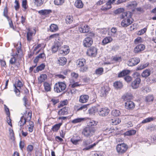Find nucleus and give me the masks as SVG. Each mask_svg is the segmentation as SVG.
Returning a JSON list of instances; mask_svg holds the SVG:
<instances>
[{
	"instance_id": "obj_64",
	"label": "nucleus",
	"mask_w": 156,
	"mask_h": 156,
	"mask_svg": "<svg viewBox=\"0 0 156 156\" xmlns=\"http://www.w3.org/2000/svg\"><path fill=\"white\" fill-rule=\"evenodd\" d=\"M6 121L8 125L12 127L11 120L10 118V115L7 116Z\"/></svg>"
},
{
	"instance_id": "obj_7",
	"label": "nucleus",
	"mask_w": 156,
	"mask_h": 156,
	"mask_svg": "<svg viewBox=\"0 0 156 156\" xmlns=\"http://www.w3.org/2000/svg\"><path fill=\"white\" fill-rule=\"evenodd\" d=\"M128 148L127 145L124 143L118 144L116 147V150L119 154H122L126 152Z\"/></svg>"
},
{
	"instance_id": "obj_16",
	"label": "nucleus",
	"mask_w": 156,
	"mask_h": 156,
	"mask_svg": "<svg viewBox=\"0 0 156 156\" xmlns=\"http://www.w3.org/2000/svg\"><path fill=\"white\" fill-rule=\"evenodd\" d=\"M99 109V105L92 107L88 109V113L90 115H94L96 113L98 112Z\"/></svg>"
},
{
	"instance_id": "obj_29",
	"label": "nucleus",
	"mask_w": 156,
	"mask_h": 156,
	"mask_svg": "<svg viewBox=\"0 0 156 156\" xmlns=\"http://www.w3.org/2000/svg\"><path fill=\"white\" fill-rule=\"evenodd\" d=\"M26 118H24V116H23L21 118L20 120L18 123V125L20 126V129L21 130L23 129V126L26 122H27L25 119Z\"/></svg>"
},
{
	"instance_id": "obj_43",
	"label": "nucleus",
	"mask_w": 156,
	"mask_h": 156,
	"mask_svg": "<svg viewBox=\"0 0 156 156\" xmlns=\"http://www.w3.org/2000/svg\"><path fill=\"white\" fill-rule=\"evenodd\" d=\"M44 0H34V3L37 6H41L44 3Z\"/></svg>"
},
{
	"instance_id": "obj_9",
	"label": "nucleus",
	"mask_w": 156,
	"mask_h": 156,
	"mask_svg": "<svg viewBox=\"0 0 156 156\" xmlns=\"http://www.w3.org/2000/svg\"><path fill=\"white\" fill-rule=\"evenodd\" d=\"M110 110L107 107H103L100 108L98 111V113L100 116L104 117L108 115Z\"/></svg>"
},
{
	"instance_id": "obj_56",
	"label": "nucleus",
	"mask_w": 156,
	"mask_h": 156,
	"mask_svg": "<svg viewBox=\"0 0 156 156\" xmlns=\"http://www.w3.org/2000/svg\"><path fill=\"white\" fill-rule=\"evenodd\" d=\"M65 0H55L54 2L55 4L57 5H62L64 2Z\"/></svg>"
},
{
	"instance_id": "obj_31",
	"label": "nucleus",
	"mask_w": 156,
	"mask_h": 156,
	"mask_svg": "<svg viewBox=\"0 0 156 156\" xmlns=\"http://www.w3.org/2000/svg\"><path fill=\"white\" fill-rule=\"evenodd\" d=\"M23 116H24V118H26L25 119L27 122L30 121L31 118L32 112L31 111L28 112L26 111V113L25 114L24 113Z\"/></svg>"
},
{
	"instance_id": "obj_26",
	"label": "nucleus",
	"mask_w": 156,
	"mask_h": 156,
	"mask_svg": "<svg viewBox=\"0 0 156 156\" xmlns=\"http://www.w3.org/2000/svg\"><path fill=\"white\" fill-rule=\"evenodd\" d=\"M89 96L87 95H82L80 96L79 101L81 103H85L87 101Z\"/></svg>"
},
{
	"instance_id": "obj_59",
	"label": "nucleus",
	"mask_w": 156,
	"mask_h": 156,
	"mask_svg": "<svg viewBox=\"0 0 156 156\" xmlns=\"http://www.w3.org/2000/svg\"><path fill=\"white\" fill-rule=\"evenodd\" d=\"M87 109V105H83L78 108L77 111H79L83 110V111L86 110Z\"/></svg>"
},
{
	"instance_id": "obj_40",
	"label": "nucleus",
	"mask_w": 156,
	"mask_h": 156,
	"mask_svg": "<svg viewBox=\"0 0 156 156\" xmlns=\"http://www.w3.org/2000/svg\"><path fill=\"white\" fill-rule=\"evenodd\" d=\"M78 74L75 72H72L71 74V76L70 79V80H76L77 78L78 77Z\"/></svg>"
},
{
	"instance_id": "obj_47",
	"label": "nucleus",
	"mask_w": 156,
	"mask_h": 156,
	"mask_svg": "<svg viewBox=\"0 0 156 156\" xmlns=\"http://www.w3.org/2000/svg\"><path fill=\"white\" fill-rule=\"evenodd\" d=\"M47 76L46 74H41L38 78V81L41 83L44 81L46 79Z\"/></svg>"
},
{
	"instance_id": "obj_48",
	"label": "nucleus",
	"mask_w": 156,
	"mask_h": 156,
	"mask_svg": "<svg viewBox=\"0 0 156 156\" xmlns=\"http://www.w3.org/2000/svg\"><path fill=\"white\" fill-rule=\"evenodd\" d=\"M149 65L148 63L142 64L136 68V70H141L147 67Z\"/></svg>"
},
{
	"instance_id": "obj_20",
	"label": "nucleus",
	"mask_w": 156,
	"mask_h": 156,
	"mask_svg": "<svg viewBox=\"0 0 156 156\" xmlns=\"http://www.w3.org/2000/svg\"><path fill=\"white\" fill-rule=\"evenodd\" d=\"M109 90V87L107 86H106L102 87L101 90V95L104 96L106 95Z\"/></svg>"
},
{
	"instance_id": "obj_23",
	"label": "nucleus",
	"mask_w": 156,
	"mask_h": 156,
	"mask_svg": "<svg viewBox=\"0 0 156 156\" xmlns=\"http://www.w3.org/2000/svg\"><path fill=\"white\" fill-rule=\"evenodd\" d=\"M141 81V80L139 78H137L132 83L131 86L133 89L137 88Z\"/></svg>"
},
{
	"instance_id": "obj_21",
	"label": "nucleus",
	"mask_w": 156,
	"mask_h": 156,
	"mask_svg": "<svg viewBox=\"0 0 156 156\" xmlns=\"http://www.w3.org/2000/svg\"><path fill=\"white\" fill-rule=\"evenodd\" d=\"M144 45L140 44L136 46L134 49L133 51L135 53H137L144 50L145 48Z\"/></svg>"
},
{
	"instance_id": "obj_24",
	"label": "nucleus",
	"mask_w": 156,
	"mask_h": 156,
	"mask_svg": "<svg viewBox=\"0 0 156 156\" xmlns=\"http://www.w3.org/2000/svg\"><path fill=\"white\" fill-rule=\"evenodd\" d=\"M122 99L124 101H129L133 98V96L130 93H126L124 94L121 97Z\"/></svg>"
},
{
	"instance_id": "obj_30",
	"label": "nucleus",
	"mask_w": 156,
	"mask_h": 156,
	"mask_svg": "<svg viewBox=\"0 0 156 156\" xmlns=\"http://www.w3.org/2000/svg\"><path fill=\"white\" fill-rule=\"evenodd\" d=\"M113 41V39L110 36L106 37L104 38L102 41V44L105 45L108 43L111 42Z\"/></svg>"
},
{
	"instance_id": "obj_12",
	"label": "nucleus",
	"mask_w": 156,
	"mask_h": 156,
	"mask_svg": "<svg viewBox=\"0 0 156 156\" xmlns=\"http://www.w3.org/2000/svg\"><path fill=\"white\" fill-rule=\"evenodd\" d=\"M140 59L138 58H134L130 59L127 62L129 66H133L137 64L140 62Z\"/></svg>"
},
{
	"instance_id": "obj_38",
	"label": "nucleus",
	"mask_w": 156,
	"mask_h": 156,
	"mask_svg": "<svg viewBox=\"0 0 156 156\" xmlns=\"http://www.w3.org/2000/svg\"><path fill=\"white\" fill-rule=\"evenodd\" d=\"M87 125L88 126H89L88 127H91L93 126H95L98 123L97 122L93 120H91V119H90L89 120L87 121Z\"/></svg>"
},
{
	"instance_id": "obj_27",
	"label": "nucleus",
	"mask_w": 156,
	"mask_h": 156,
	"mask_svg": "<svg viewBox=\"0 0 156 156\" xmlns=\"http://www.w3.org/2000/svg\"><path fill=\"white\" fill-rule=\"evenodd\" d=\"M74 6L77 8L81 9L83 7V3L81 0H76L74 3Z\"/></svg>"
},
{
	"instance_id": "obj_15",
	"label": "nucleus",
	"mask_w": 156,
	"mask_h": 156,
	"mask_svg": "<svg viewBox=\"0 0 156 156\" xmlns=\"http://www.w3.org/2000/svg\"><path fill=\"white\" fill-rule=\"evenodd\" d=\"M93 43V40L92 38L88 37L83 40V45L85 47L90 46Z\"/></svg>"
},
{
	"instance_id": "obj_18",
	"label": "nucleus",
	"mask_w": 156,
	"mask_h": 156,
	"mask_svg": "<svg viewBox=\"0 0 156 156\" xmlns=\"http://www.w3.org/2000/svg\"><path fill=\"white\" fill-rule=\"evenodd\" d=\"M125 107L128 110L133 109L135 107V104L130 100L128 101L125 103Z\"/></svg>"
},
{
	"instance_id": "obj_57",
	"label": "nucleus",
	"mask_w": 156,
	"mask_h": 156,
	"mask_svg": "<svg viewBox=\"0 0 156 156\" xmlns=\"http://www.w3.org/2000/svg\"><path fill=\"white\" fill-rule=\"evenodd\" d=\"M45 58V55L44 53H42L39 54L34 59V61H37L39 58L44 59Z\"/></svg>"
},
{
	"instance_id": "obj_55",
	"label": "nucleus",
	"mask_w": 156,
	"mask_h": 156,
	"mask_svg": "<svg viewBox=\"0 0 156 156\" xmlns=\"http://www.w3.org/2000/svg\"><path fill=\"white\" fill-rule=\"evenodd\" d=\"M45 67V66L44 64H41L39 66L37 67V69L35 72H37L39 71H41ZM35 71V70L34 71Z\"/></svg>"
},
{
	"instance_id": "obj_60",
	"label": "nucleus",
	"mask_w": 156,
	"mask_h": 156,
	"mask_svg": "<svg viewBox=\"0 0 156 156\" xmlns=\"http://www.w3.org/2000/svg\"><path fill=\"white\" fill-rule=\"evenodd\" d=\"M88 67L87 66L82 67L80 68V72H84L87 71Z\"/></svg>"
},
{
	"instance_id": "obj_61",
	"label": "nucleus",
	"mask_w": 156,
	"mask_h": 156,
	"mask_svg": "<svg viewBox=\"0 0 156 156\" xmlns=\"http://www.w3.org/2000/svg\"><path fill=\"white\" fill-rule=\"evenodd\" d=\"M147 30V28H144V29L139 30L137 33V34L138 35H141L145 33Z\"/></svg>"
},
{
	"instance_id": "obj_58",
	"label": "nucleus",
	"mask_w": 156,
	"mask_h": 156,
	"mask_svg": "<svg viewBox=\"0 0 156 156\" xmlns=\"http://www.w3.org/2000/svg\"><path fill=\"white\" fill-rule=\"evenodd\" d=\"M116 0H109L106 3V5L108 6H111L112 4H115V2Z\"/></svg>"
},
{
	"instance_id": "obj_19",
	"label": "nucleus",
	"mask_w": 156,
	"mask_h": 156,
	"mask_svg": "<svg viewBox=\"0 0 156 156\" xmlns=\"http://www.w3.org/2000/svg\"><path fill=\"white\" fill-rule=\"evenodd\" d=\"M70 50L69 47L67 45H65L63 47H62V49L59 51L60 54L63 55L67 54L69 52Z\"/></svg>"
},
{
	"instance_id": "obj_11",
	"label": "nucleus",
	"mask_w": 156,
	"mask_h": 156,
	"mask_svg": "<svg viewBox=\"0 0 156 156\" xmlns=\"http://www.w3.org/2000/svg\"><path fill=\"white\" fill-rule=\"evenodd\" d=\"M98 50L96 48L92 47L87 50V54L88 55L92 57H95L97 54Z\"/></svg>"
},
{
	"instance_id": "obj_51",
	"label": "nucleus",
	"mask_w": 156,
	"mask_h": 156,
	"mask_svg": "<svg viewBox=\"0 0 156 156\" xmlns=\"http://www.w3.org/2000/svg\"><path fill=\"white\" fill-rule=\"evenodd\" d=\"M62 123H60L55 125L52 128L53 130L55 131H57L62 125Z\"/></svg>"
},
{
	"instance_id": "obj_6",
	"label": "nucleus",
	"mask_w": 156,
	"mask_h": 156,
	"mask_svg": "<svg viewBox=\"0 0 156 156\" xmlns=\"http://www.w3.org/2000/svg\"><path fill=\"white\" fill-rule=\"evenodd\" d=\"M66 88V85L64 83L58 82L56 83L54 86V89L55 92L58 93L62 92Z\"/></svg>"
},
{
	"instance_id": "obj_5",
	"label": "nucleus",
	"mask_w": 156,
	"mask_h": 156,
	"mask_svg": "<svg viewBox=\"0 0 156 156\" xmlns=\"http://www.w3.org/2000/svg\"><path fill=\"white\" fill-rule=\"evenodd\" d=\"M95 128L91 127H87L84 128L82 131V134L85 137H90L94 133Z\"/></svg>"
},
{
	"instance_id": "obj_25",
	"label": "nucleus",
	"mask_w": 156,
	"mask_h": 156,
	"mask_svg": "<svg viewBox=\"0 0 156 156\" xmlns=\"http://www.w3.org/2000/svg\"><path fill=\"white\" fill-rule=\"evenodd\" d=\"M76 65L78 67H81L83 66L86 63V60L83 58H80L76 61Z\"/></svg>"
},
{
	"instance_id": "obj_52",
	"label": "nucleus",
	"mask_w": 156,
	"mask_h": 156,
	"mask_svg": "<svg viewBox=\"0 0 156 156\" xmlns=\"http://www.w3.org/2000/svg\"><path fill=\"white\" fill-rule=\"evenodd\" d=\"M112 114L113 116H117L120 115L121 113L119 110L114 109L112 111Z\"/></svg>"
},
{
	"instance_id": "obj_14",
	"label": "nucleus",
	"mask_w": 156,
	"mask_h": 156,
	"mask_svg": "<svg viewBox=\"0 0 156 156\" xmlns=\"http://www.w3.org/2000/svg\"><path fill=\"white\" fill-rule=\"evenodd\" d=\"M82 140L79 136H74L70 139V141L74 145L79 144V143L82 141Z\"/></svg>"
},
{
	"instance_id": "obj_1",
	"label": "nucleus",
	"mask_w": 156,
	"mask_h": 156,
	"mask_svg": "<svg viewBox=\"0 0 156 156\" xmlns=\"http://www.w3.org/2000/svg\"><path fill=\"white\" fill-rule=\"evenodd\" d=\"M132 14L129 12L123 13L122 15V18H124L121 22V25L123 27H126L132 23L131 18Z\"/></svg>"
},
{
	"instance_id": "obj_53",
	"label": "nucleus",
	"mask_w": 156,
	"mask_h": 156,
	"mask_svg": "<svg viewBox=\"0 0 156 156\" xmlns=\"http://www.w3.org/2000/svg\"><path fill=\"white\" fill-rule=\"evenodd\" d=\"M66 21L67 23L70 24L73 21V18L70 16H67L66 18Z\"/></svg>"
},
{
	"instance_id": "obj_37",
	"label": "nucleus",
	"mask_w": 156,
	"mask_h": 156,
	"mask_svg": "<svg viewBox=\"0 0 156 156\" xmlns=\"http://www.w3.org/2000/svg\"><path fill=\"white\" fill-rule=\"evenodd\" d=\"M136 133V130L134 129L128 130L124 133L125 136H130L135 135Z\"/></svg>"
},
{
	"instance_id": "obj_49",
	"label": "nucleus",
	"mask_w": 156,
	"mask_h": 156,
	"mask_svg": "<svg viewBox=\"0 0 156 156\" xmlns=\"http://www.w3.org/2000/svg\"><path fill=\"white\" fill-rule=\"evenodd\" d=\"M104 69L102 68H99L96 70L95 73L98 75L100 76L102 74Z\"/></svg>"
},
{
	"instance_id": "obj_3",
	"label": "nucleus",
	"mask_w": 156,
	"mask_h": 156,
	"mask_svg": "<svg viewBox=\"0 0 156 156\" xmlns=\"http://www.w3.org/2000/svg\"><path fill=\"white\" fill-rule=\"evenodd\" d=\"M16 48L17 53L16 52V54L14 55L11 58L9 61V63L12 65H14L16 63V58L20 57L22 54V50H21V44L20 42H18L16 46H15Z\"/></svg>"
},
{
	"instance_id": "obj_4",
	"label": "nucleus",
	"mask_w": 156,
	"mask_h": 156,
	"mask_svg": "<svg viewBox=\"0 0 156 156\" xmlns=\"http://www.w3.org/2000/svg\"><path fill=\"white\" fill-rule=\"evenodd\" d=\"M92 142L90 139L84 140H83L82 146L84 148L83 149V151H87L95 147L97 143H94L93 144H90Z\"/></svg>"
},
{
	"instance_id": "obj_46",
	"label": "nucleus",
	"mask_w": 156,
	"mask_h": 156,
	"mask_svg": "<svg viewBox=\"0 0 156 156\" xmlns=\"http://www.w3.org/2000/svg\"><path fill=\"white\" fill-rule=\"evenodd\" d=\"M45 90L46 91H49L51 90V85L48 82H45L44 84Z\"/></svg>"
},
{
	"instance_id": "obj_8",
	"label": "nucleus",
	"mask_w": 156,
	"mask_h": 156,
	"mask_svg": "<svg viewBox=\"0 0 156 156\" xmlns=\"http://www.w3.org/2000/svg\"><path fill=\"white\" fill-rule=\"evenodd\" d=\"M13 86L14 87V91L17 96H20V92L19 89L23 86L22 82L20 80H18L17 83L14 84Z\"/></svg>"
},
{
	"instance_id": "obj_54",
	"label": "nucleus",
	"mask_w": 156,
	"mask_h": 156,
	"mask_svg": "<svg viewBox=\"0 0 156 156\" xmlns=\"http://www.w3.org/2000/svg\"><path fill=\"white\" fill-rule=\"evenodd\" d=\"M124 11V9L123 8H120L115 10L114 12V13L115 14H118L123 12Z\"/></svg>"
},
{
	"instance_id": "obj_33",
	"label": "nucleus",
	"mask_w": 156,
	"mask_h": 156,
	"mask_svg": "<svg viewBox=\"0 0 156 156\" xmlns=\"http://www.w3.org/2000/svg\"><path fill=\"white\" fill-rule=\"evenodd\" d=\"M51 12V10L48 9H44L39 11L38 12L39 14L42 15H47Z\"/></svg>"
},
{
	"instance_id": "obj_45",
	"label": "nucleus",
	"mask_w": 156,
	"mask_h": 156,
	"mask_svg": "<svg viewBox=\"0 0 156 156\" xmlns=\"http://www.w3.org/2000/svg\"><path fill=\"white\" fill-rule=\"evenodd\" d=\"M154 99V97L152 95H148L145 98V101L147 103L152 102Z\"/></svg>"
},
{
	"instance_id": "obj_44",
	"label": "nucleus",
	"mask_w": 156,
	"mask_h": 156,
	"mask_svg": "<svg viewBox=\"0 0 156 156\" xmlns=\"http://www.w3.org/2000/svg\"><path fill=\"white\" fill-rule=\"evenodd\" d=\"M120 120L117 118H115L111 120L112 124L113 125H117L120 123Z\"/></svg>"
},
{
	"instance_id": "obj_2",
	"label": "nucleus",
	"mask_w": 156,
	"mask_h": 156,
	"mask_svg": "<svg viewBox=\"0 0 156 156\" xmlns=\"http://www.w3.org/2000/svg\"><path fill=\"white\" fill-rule=\"evenodd\" d=\"M59 34H55L50 35L49 37L50 40H55V44L52 47V51L55 53L58 50V48L62 45V43L61 42L57 41L59 40Z\"/></svg>"
},
{
	"instance_id": "obj_10",
	"label": "nucleus",
	"mask_w": 156,
	"mask_h": 156,
	"mask_svg": "<svg viewBox=\"0 0 156 156\" xmlns=\"http://www.w3.org/2000/svg\"><path fill=\"white\" fill-rule=\"evenodd\" d=\"M89 27L87 25L84 23H81L79 27V31L82 33H86L88 32L89 31Z\"/></svg>"
},
{
	"instance_id": "obj_34",
	"label": "nucleus",
	"mask_w": 156,
	"mask_h": 156,
	"mask_svg": "<svg viewBox=\"0 0 156 156\" xmlns=\"http://www.w3.org/2000/svg\"><path fill=\"white\" fill-rule=\"evenodd\" d=\"M76 80H70L69 86L71 88H74L80 86L78 82H75Z\"/></svg>"
},
{
	"instance_id": "obj_62",
	"label": "nucleus",
	"mask_w": 156,
	"mask_h": 156,
	"mask_svg": "<svg viewBox=\"0 0 156 156\" xmlns=\"http://www.w3.org/2000/svg\"><path fill=\"white\" fill-rule=\"evenodd\" d=\"M121 57L117 56H114L112 59L113 61L115 62L120 61H121Z\"/></svg>"
},
{
	"instance_id": "obj_35",
	"label": "nucleus",
	"mask_w": 156,
	"mask_h": 156,
	"mask_svg": "<svg viewBox=\"0 0 156 156\" xmlns=\"http://www.w3.org/2000/svg\"><path fill=\"white\" fill-rule=\"evenodd\" d=\"M86 119V118H78L71 121V122L73 124H76L80 123L84 121Z\"/></svg>"
},
{
	"instance_id": "obj_63",
	"label": "nucleus",
	"mask_w": 156,
	"mask_h": 156,
	"mask_svg": "<svg viewBox=\"0 0 156 156\" xmlns=\"http://www.w3.org/2000/svg\"><path fill=\"white\" fill-rule=\"evenodd\" d=\"M34 147L32 145H29L27 147V151L28 152H31L33 150Z\"/></svg>"
},
{
	"instance_id": "obj_32",
	"label": "nucleus",
	"mask_w": 156,
	"mask_h": 156,
	"mask_svg": "<svg viewBox=\"0 0 156 156\" xmlns=\"http://www.w3.org/2000/svg\"><path fill=\"white\" fill-rule=\"evenodd\" d=\"M58 63L60 65H64L66 63L67 60L66 58L64 57H61L59 58L58 60Z\"/></svg>"
},
{
	"instance_id": "obj_41",
	"label": "nucleus",
	"mask_w": 156,
	"mask_h": 156,
	"mask_svg": "<svg viewBox=\"0 0 156 156\" xmlns=\"http://www.w3.org/2000/svg\"><path fill=\"white\" fill-rule=\"evenodd\" d=\"M151 73V71L149 69H147L143 72L141 74L142 77H146L149 76Z\"/></svg>"
},
{
	"instance_id": "obj_42",
	"label": "nucleus",
	"mask_w": 156,
	"mask_h": 156,
	"mask_svg": "<svg viewBox=\"0 0 156 156\" xmlns=\"http://www.w3.org/2000/svg\"><path fill=\"white\" fill-rule=\"evenodd\" d=\"M122 84L120 81H116L114 83V86L116 89H120L122 87Z\"/></svg>"
},
{
	"instance_id": "obj_36",
	"label": "nucleus",
	"mask_w": 156,
	"mask_h": 156,
	"mask_svg": "<svg viewBox=\"0 0 156 156\" xmlns=\"http://www.w3.org/2000/svg\"><path fill=\"white\" fill-rule=\"evenodd\" d=\"M130 71L128 70H125L120 72L118 75L119 77H121L129 74Z\"/></svg>"
},
{
	"instance_id": "obj_50",
	"label": "nucleus",
	"mask_w": 156,
	"mask_h": 156,
	"mask_svg": "<svg viewBox=\"0 0 156 156\" xmlns=\"http://www.w3.org/2000/svg\"><path fill=\"white\" fill-rule=\"evenodd\" d=\"M154 119L153 117H149L143 120L142 122V123H146L153 121Z\"/></svg>"
},
{
	"instance_id": "obj_22",
	"label": "nucleus",
	"mask_w": 156,
	"mask_h": 156,
	"mask_svg": "<svg viewBox=\"0 0 156 156\" xmlns=\"http://www.w3.org/2000/svg\"><path fill=\"white\" fill-rule=\"evenodd\" d=\"M137 5V3L136 2L133 1L130 2L127 4L126 6L127 9H131L133 11Z\"/></svg>"
},
{
	"instance_id": "obj_39",
	"label": "nucleus",
	"mask_w": 156,
	"mask_h": 156,
	"mask_svg": "<svg viewBox=\"0 0 156 156\" xmlns=\"http://www.w3.org/2000/svg\"><path fill=\"white\" fill-rule=\"evenodd\" d=\"M58 30V26L55 24H51L49 30L51 32H55Z\"/></svg>"
},
{
	"instance_id": "obj_28",
	"label": "nucleus",
	"mask_w": 156,
	"mask_h": 156,
	"mask_svg": "<svg viewBox=\"0 0 156 156\" xmlns=\"http://www.w3.org/2000/svg\"><path fill=\"white\" fill-rule=\"evenodd\" d=\"M69 108L67 107H65L61 109L58 112L59 115H67L68 113Z\"/></svg>"
},
{
	"instance_id": "obj_17",
	"label": "nucleus",
	"mask_w": 156,
	"mask_h": 156,
	"mask_svg": "<svg viewBox=\"0 0 156 156\" xmlns=\"http://www.w3.org/2000/svg\"><path fill=\"white\" fill-rule=\"evenodd\" d=\"M108 34L112 37H116L118 35L117 29L116 27H113L108 32Z\"/></svg>"
},
{
	"instance_id": "obj_13",
	"label": "nucleus",
	"mask_w": 156,
	"mask_h": 156,
	"mask_svg": "<svg viewBox=\"0 0 156 156\" xmlns=\"http://www.w3.org/2000/svg\"><path fill=\"white\" fill-rule=\"evenodd\" d=\"M27 34V40L30 42L32 39L33 36L35 35L36 31L34 29H28Z\"/></svg>"
}]
</instances>
